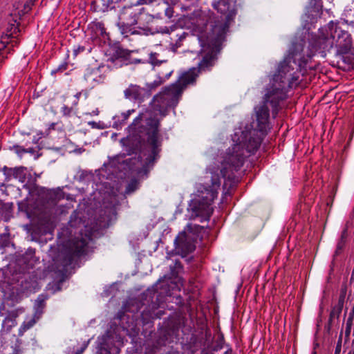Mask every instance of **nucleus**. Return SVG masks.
Listing matches in <instances>:
<instances>
[{
  "mask_svg": "<svg viewBox=\"0 0 354 354\" xmlns=\"http://www.w3.org/2000/svg\"><path fill=\"white\" fill-rule=\"evenodd\" d=\"M308 39L306 55L304 41L292 43L266 86L261 104L254 108L256 121L241 122L234 129L233 144L225 152L217 154L213 163L206 168L204 178H238L236 172L243 166L247 158L257 152L270 129L269 106L272 117L276 118L281 102L288 97V91L300 84V77L308 68H313L308 63L316 53L334 46L337 54L344 55L353 47L351 35L333 21L319 28V35L308 33Z\"/></svg>",
  "mask_w": 354,
  "mask_h": 354,
  "instance_id": "obj_1",
  "label": "nucleus"
},
{
  "mask_svg": "<svg viewBox=\"0 0 354 354\" xmlns=\"http://www.w3.org/2000/svg\"><path fill=\"white\" fill-rule=\"evenodd\" d=\"M180 88L175 84L165 87L162 91L153 96L150 102L151 109L140 112L134 118L127 128V136L122 140L124 145L129 148V155L135 154L134 157L127 158L120 161L113 160L111 167L112 172L118 163L120 171L127 176L129 173L147 174L160 158L162 139L159 134L160 118L156 112L164 117L169 109H174L180 98Z\"/></svg>",
  "mask_w": 354,
  "mask_h": 354,
  "instance_id": "obj_2",
  "label": "nucleus"
},
{
  "mask_svg": "<svg viewBox=\"0 0 354 354\" xmlns=\"http://www.w3.org/2000/svg\"><path fill=\"white\" fill-rule=\"evenodd\" d=\"M170 270L174 281L171 277L167 279L165 277L164 279H159L153 286L151 290H147L152 299L156 297V301H152L151 305L146 306L142 310L138 308L136 312L127 310L119 315L120 324L129 336L132 337L138 336L141 325L151 324L153 319L160 318L163 314L162 310H158L160 304L167 300V297H171L176 294V292H180L182 279L177 274L183 270L181 263L176 261L174 266H170Z\"/></svg>",
  "mask_w": 354,
  "mask_h": 354,
  "instance_id": "obj_3",
  "label": "nucleus"
},
{
  "mask_svg": "<svg viewBox=\"0 0 354 354\" xmlns=\"http://www.w3.org/2000/svg\"><path fill=\"white\" fill-rule=\"evenodd\" d=\"M234 0H218L213 3V8L225 17V21H215L213 24H210V31L204 37L199 36L198 39L200 45L203 48L207 47L211 48V53L204 57L200 64L201 67L204 68L211 64L214 53H219L222 48V44L225 38L226 32L228 30V24L232 21L236 14L234 6Z\"/></svg>",
  "mask_w": 354,
  "mask_h": 354,
  "instance_id": "obj_4",
  "label": "nucleus"
},
{
  "mask_svg": "<svg viewBox=\"0 0 354 354\" xmlns=\"http://www.w3.org/2000/svg\"><path fill=\"white\" fill-rule=\"evenodd\" d=\"M92 241L91 234L83 236L81 233L73 239L51 245L48 256L52 259V270L64 274L68 269L75 268L78 259L89 252Z\"/></svg>",
  "mask_w": 354,
  "mask_h": 354,
  "instance_id": "obj_5",
  "label": "nucleus"
},
{
  "mask_svg": "<svg viewBox=\"0 0 354 354\" xmlns=\"http://www.w3.org/2000/svg\"><path fill=\"white\" fill-rule=\"evenodd\" d=\"M152 1L153 0H137L133 5L125 6L120 10L116 26L123 38H128L133 35H149L154 33L142 23L146 14L143 8L138 7Z\"/></svg>",
  "mask_w": 354,
  "mask_h": 354,
  "instance_id": "obj_6",
  "label": "nucleus"
},
{
  "mask_svg": "<svg viewBox=\"0 0 354 354\" xmlns=\"http://www.w3.org/2000/svg\"><path fill=\"white\" fill-rule=\"evenodd\" d=\"M24 212L32 225V234L34 238L36 236L51 234L53 230L51 216L44 205H40L36 202L32 204L28 203Z\"/></svg>",
  "mask_w": 354,
  "mask_h": 354,
  "instance_id": "obj_7",
  "label": "nucleus"
},
{
  "mask_svg": "<svg viewBox=\"0 0 354 354\" xmlns=\"http://www.w3.org/2000/svg\"><path fill=\"white\" fill-rule=\"evenodd\" d=\"M202 228L203 227L198 225H193L192 223H188L185 230L180 232L174 240L176 252L183 257L193 252L196 249L194 239L187 232L192 233L194 231Z\"/></svg>",
  "mask_w": 354,
  "mask_h": 354,
  "instance_id": "obj_8",
  "label": "nucleus"
},
{
  "mask_svg": "<svg viewBox=\"0 0 354 354\" xmlns=\"http://www.w3.org/2000/svg\"><path fill=\"white\" fill-rule=\"evenodd\" d=\"M201 48H202V50H203L206 53L203 57V59L201 60V62L198 63V69L196 70L195 68H192L189 71L182 73L180 75L179 78L176 80V82H175L174 83L172 84H175V85L178 86V88H180V95H182L183 89L187 85L192 84H194L195 82L196 77L198 76V73L199 71H209V70H210L211 67L214 64V60L216 59V56L218 53H214L213 54L214 55H213V58H212V61L211 62V64L207 66V67H204V68L201 67L200 64L202 62V61L203 60L204 57H205L207 55L211 53V48L207 47V46H205V48H203V47H201Z\"/></svg>",
  "mask_w": 354,
  "mask_h": 354,
  "instance_id": "obj_9",
  "label": "nucleus"
},
{
  "mask_svg": "<svg viewBox=\"0 0 354 354\" xmlns=\"http://www.w3.org/2000/svg\"><path fill=\"white\" fill-rule=\"evenodd\" d=\"M96 354H118L120 351L119 347L115 345L113 335L107 330L104 335L98 337Z\"/></svg>",
  "mask_w": 354,
  "mask_h": 354,
  "instance_id": "obj_10",
  "label": "nucleus"
},
{
  "mask_svg": "<svg viewBox=\"0 0 354 354\" xmlns=\"http://www.w3.org/2000/svg\"><path fill=\"white\" fill-rule=\"evenodd\" d=\"M117 204L105 205L96 220L97 230L108 228L117 218Z\"/></svg>",
  "mask_w": 354,
  "mask_h": 354,
  "instance_id": "obj_11",
  "label": "nucleus"
},
{
  "mask_svg": "<svg viewBox=\"0 0 354 354\" xmlns=\"http://www.w3.org/2000/svg\"><path fill=\"white\" fill-rule=\"evenodd\" d=\"M322 12V0H308V6L306 7L304 15L305 28L308 30L317 22Z\"/></svg>",
  "mask_w": 354,
  "mask_h": 354,
  "instance_id": "obj_12",
  "label": "nucleus"
},
{
  "mask_svg": "<svg viewBox=\"0 0 354 354\" xmlns=\"http://www.w3.org/2000/svg\"><path fill=\"white\" fill-rule=\"evenodd\" d=\"M38 261L39 258L35 256V250L32 248H28L27 250L17 259V263L23 272H26L32 269Z\"/></svg>",
  "mask_w": 354,
  "mask_h": 354,
  "instance_id": "obj_13",
  "label": "nucleus"
},
{
  "mask_svg": "<svg viewBox=\"0 0 354 354\" xmlns=\"http://www.w3.org/2000/svg\"><path fill=\"white\" fill-rule=\"evenodd\" d=\"M84 78L91 87H94L102 83L105 77L101 73L100 67H88L84 72Z\"/></svg>",
  "mask_w": 354,
  "mask_h": 354,
  "instance_id": "obj_14",
  "label": "nucleus"
},
{
  "mask_svg": "<svg viewBox=\"0 0 354 354\" xmlns=\"http://www.w3.org/2000/svg\"><path fill=\"white\" fill-rule=\"evenodd\" d=\"M189 36V33L185 32L183 28H171L170 43L171 48L173 51H176L178 48L181 47L183 41Z\"/></svg>",
  "mask_w": 354,
  "mask_h": 354,
  "instance_id": "obj_15",
  "label": "nucleus"
},
{
  "mask_svg": "<svg viewBox=\"0 0 354 354\" xmlns=\"http://www.w3.org/2000/svg\"><path fill=\"white\" fill-rule=\"evenodd\" d=\"M182 11L198 14L203 0H171Z\"/></svg>",
  "mask_w": 354,
  "mask_h": 354,
  "instance_id": "obj_16",
  "label": "nucleus"
},
{
  "mask_svg": "<svg viewBox=\"0 0 354 354\" xmlns=\"http://www.w3.org/2000/svg\"><path fill=\"white\" fill-rule=\"evenodd\" d=\"M344 301L345 295L344 294H341L339 296L337 302L333 306L330 311L328 319L329 324L333 325L334 324L335 319H339L344 308Z\"/></svg>",
  "mask_w": 354,
  "mask_h": 354,
  "instance_id": "obj_17",
  "label": "nucleus"
},
{
  "mask_svg": "<svg viewBox=\"0 0 354 354\" xmlns=\"http://www.w3.org/2000/svg\"><path fill=\"white\" fill-rule=\"evenodd\" d=\"M145 90L137 85H131L124 91V96L126 98L141 102L144 100Z\"/></svg>",
  "mask_w": 354,
  "mask_h": 354,
  "instance_id": "obj_18",
  "label": "nucleus"
},
{
  "mask_svg": "<svg viewBox=\"0 0 354 354\" xmlns=\"http://www.w3.org/2000/svg\"><path fill=\"white\" fill-rule=\"evenodd\" d=\"M49 298L48 293H41L38 295L34 303V314L35 317L40 318L46 308V301Z\"/></svg>",
  "mask_w": 354,
  "mask_h": 354,
  "instance_id": "obj_19",
  "label": "nucleus"
},
{
  "mask_svg": "<svg viewBox=\"0 0 354 354\" xmlns=\"http://www.w3.org/2000/svg\"><path fill=\"white\" fill-rule=\"evenodd\" d=\"M15 179H17L20 183H30L32 180L31 172L27 167L20 166L15 167Z\"/></svg>",
  "mask_w": 354,
  "mask_h": 354,
  "instance_id": "obj_20",
  "label": "nucleus"
},
{
  "mask_svg": "<svg viewBox=\"0 0 354 354\" xmlns=\"http://www.w3.org/2000/svg\"><path fill=\"white\" fill-rule=\"evenodd\" d=\"M158 12L153 14V17L162 19L163 16L171 19L174 15V9L167 2H162L158 5Z\"/></svg>",
  "mask_w": 354,
  "mask_h": 354,
  "instance_id": "obj_21",
  "label": "nucleus"
},
{
  "mask_svg": "<svg viewBox=\"0 0 354 354\" xmlns=\"http://www.w3.org/2000/svg\"><path fill=\"white\" fill-rule=\"evenodd\" d=\"M134 112L133 109L128 110L125 112H122L120 115H114L112 118L113 124L112 127L116 129H121L127 120L129 118L130 115Z\"/></svg>",
  "mask_w": 354,
  "mask_h": 354,
  "instance_id": "obj_22",
  "label": "nucleus"
},
{
  "mask_svg": "<svg viewBox=\"0 0 354 354\" xmlns=\"http://www.w3.org/2000/svg\"><path fill=\"white\" fill-rule=\"evenodd\" d=\"M17 315L16 313L10 312L2 322L1 330L6 333H9L11 329L17 325Z\"/></svg>",
  "mask_w": 354,
  "mask_h": 354,
  "instance_id": "obj_23",
  "label": "nucleus"
},
{
  "mask_svg": "<svg viewBox=\"0 0 354 354\" xmlns=\"http://www.w3.org/2000/svg\"><path fill=\"white\" fill-rule=\"evenodd\" d=\"M92 30L95 32L96 37H102L105 39L107 36L104 25L102 21H97L93 24Z\"/></svg>",
  "mask_w": 354,
  "mask_h": 354,
  "instance_id": "obj_24",
  "label": "nucleus"
},
{
  "mask_svg": "<svg viewBox=\"0 0 354 354\" xmlns=\"http://www.w3.org/2000/svg\"><path fill=\"white\" fill-rule=\"evenodd\" d=\"M68 224L71 227H78L81 224H84V221L80 215V212L77 210L74 211L70 216Z\"/></svg>",
  "mask_w": 354,
  "mask_h": 354,
  "instance_id": "obj_25",
  "label": "nucleus"
},
{
  "mask_svg": "<svg viewBox=\"0 0 354 354\" xmlns=\"http://www.w3.org/2000/svg\"><path fill=\"white\" fill-rule=\"evenodd\" d=\"M160 55L157 53L151 52L149 54L147 62L153 66H160L162 63L167 62V59H160Z\"/></svg>",
  "mask_w": 354,
  "mask_h": 354,
  "instance_id": "obj_26",
  "label": "nucleus"
},
{
  "mask_svg": "<svg viewBox=\"0 0 354 354\" xmlns=\"http://www.w3.org/2000/svg\"><path fill=\"white\" fill-rule=\"evenodd\" d=\"M122 1V0H101L102 5L97 10L106 12L109 9H113L115 8V5Z\"/></svg>",
  "mask_w": 354,
  "mask_h": 354,
  "instance_id": "obj_27",
  "label": "nucleus"
},
{
  "mask_svg": "<svg viewBox=\"0 0 354 354\" xmlns=\"http://www.w3.org/2000/svg\"><path fill=\"white\" fill-rule=\"evenodd\" d=\"M15 167H8L7 166H4L1 171L3 172L6 182H9L12 178H15Z\"/></svg>",
  "mask_w": 354,
  "mask_h": 354,
  "instance_id": "obj_28",
  "label": "nucleus"
},
{
  "mask_svg": "<svg viewBox=\"0 0 354 354\" xmlns=\"http://www.w3.org/2000/svg\"><path fill=\"white\" fill-rule=\"evenodd\" d=\"M40 318L35 317V315H33V317L30 319L29 320L25 321L23 324L21 325L19 331H26L30 328H32L35 323Z\"/></svg>",
  "mask_w": 354,
  "mask_h": 354,
  "instance_id": "obj_29",
  "label": "nucleus"
},
{
  "mask_svg": "<svg viewBox=\"0 0 354 354\" xmlns=\"http://www.w3.org/2000/svg\"><path fill=\"white\" fill-rule=\"evenodd\" d=\"M139 187V183L136 179H132L127 185L124 194H131Z\"/></svg>",
  "mask_w": 354,
  "mask_h": 354,
  "instance_id": "obj_30",
  "label": "nucleus"
},
{
  "mask_svg": "<svg viewBox=\"0 0 354 354\" xmlns=\"http://www.w3.org/2000/svg\"><path fill=\"white\" fill-rule=\"evenodd\" d=\"M12 353L11 354H24L21 340L17 339L15 343L12 346Z\"/></svg>",
  "mask_w": 354,
  "mask_h": 354,
  "instance_id": "obj_31",
  "label": "nucleus"
},
{
  "mask_svg": "<svg viewBox=\"0 0 354 354\" xmlns=\"http://www.w3.org/2000/svg\"><path fill=\"white\" fill-rule=\"evenodd\" d=\"M163 82L162 76L160 75L158 76L157 79L155 80L153 82L147 84V88L149 90H153L156 87L159 86Z\"/></svg>",
  "mask_w": 354,
  "mask_h": 354,
  "instance_id": "obj_32",
  "label": "nucleus"
},
{
  "mask_svg": "<svg viewBox=\"0 0 354 354\" xmlns=\"http://www.w3.org/2000/svg\"><path fill=\"white\" fill-rule=\"evenodd\" d=\"M68 64L66 62L61 63L57 68L51 71V75H54L57 73H62L65 71L68 68Z\"/></svg>",
  "mask_w": 354,
  "mask_h": 354,
  "instance_id": "obj_33",
  "label": "nucleus"
},
{
  "mask_svg": "<svg viewBox=\"0 0 354 354\" xmlns=\"http://www.w3.org/2000/svg\"><path fill=\"white\" fill-rule=\"evenodd\" d=\"M74 110L73 107H69L65 104H64L61 108V113L63 116L65 117H71L73 113Z\"/></svg>",
  "mask_w": 354,
  "mask_h": 354,
  "instance_id": "obj_34",
  "label": "nucleus"
},
{
  "mask_svg": "<svg viewBox=\"0 0 354 354\" xmlns=\"http://www.w3.org/2000/svg\"><path fill=\"white\" fill-rule=\"evenodd\" d=\"M86 48L84 46L77 45L73 46V56L77 57L79 54L84 52Z\"/></svg>",
  "mask_w": 354,
  "mask_h": 354,
  "instance_id": "obj_35",
  "label": "nucleus"
},
{
  "mask_svg": "<svg viewBox=\"0 0 354 354\" xmlns=\"http://www.w3.org/2000/svg\"><path fill=\"white\" fill-rule=\"evenodd\" d=\"M13 148L15 150V152L19 156H22L24 153H26V149L24 147L19 145H14Z\"/></svg>",
  "mask_w": 354,
  "mask_h": 354,
  "instance_id": "obj_36",
  "label": "nucleus"
},
{
  "mask_svg": "<svg viewBox=\"0 0 354 354\" xmlns=\"http://www.w3.org/2000/svg\"><path fill=\"white\" fill-rule=\"evenodd\" d=\"M88 125H90L93 129H102L104 128V126L101 124V122H96L95 121L88 122Z\"/></svg>",
  "mask_w": 354,
  "mask_h": 354,
  "instance_id": "obj_37",
  "label": "nucleus"
},
{
  "mask_svg": "<svg viewBox=\"0 0 354 354\" xmlns=\"http://www.w3.org/2000/svg\"><path fill=\"white\" fill-rule=\"evenodd\" d=\"M26 153L33 155L35 158H37L39 156V154H38V151H37L35 148L29 147V148H26Z\"/></svg>",
  "mask_w": 354,
  "mask_h": 354,
  "instance_id": "obj_38",
  "label": "nucleus"
},
{
  "mask_svg": "<svg viewBox=\"0 0 354 354\" xmlns=\"http://www.w3.org/2000/svg\"><path fill=\"white\" fill-rule=\"evenodd\" d=\"M82 353H83V352H82L80 348L75 351L71 347L67 348L66 350L64 353V354H82Z\"/></svg>",
  "mask_w": 354,
  "mask_h": 354,
  "instance_id": "obj_39",
  "label": "nucleus"
},
{
  "mask_svg": "<svg viewBox=\"0 0 354 354\" xmlns=\"http://www.w3.org/2000/svg\"><path fill=\"white\" fill-rule=\"evenodd\" d=\"M352 319H353V317L351 316L347 320L346 328V330H345V333H346V335H348L350 334Z\"/></svg>",
  "mask_w": 354,
  "mask_h": 354,
  "instance_id": "obj_40",
  "label": "nucleus"
},
{
  "mask_svg": "<svg viewBox=\"0 0 354 354\" xmlns=\"http://www.w3.org/2000/svg\"><path fill=\"white\" fill-rule=\"evenodd\" d=\"M158 32H160L162 34H169L170 35L171 28H168L167 27H160V28L157 30Z\"/></svg>",
  "mask_w": 354,
  "mask_h": 354,
  "instance_id": "obj_41",
  "label": "nucleus"
},
{
  "mask_svg": "<svg viewBox=\"0 0 354 354\" xmlns=\"http://www.w3.org/2000/svg\"><path fill=\"white\" fill-rule=\"evenodd\" d=\"M341 349H342V340L340 339H339L338 342L337 343L334 354H340Z\"/></svg>",
  "mask_w": 354,
  "mask_h": 354,
  "instance_id": "obj_42",
  "label": "nucleus"
},
{
  "mask_svg": "<svg viewBox=\"0 0 354 354\" xmlns=\"http://www.w3.org/2000/svg\"><path fill=\"white\" fill-rule=\"evenodd\" d=\"M61 283H62V281H59L57 283H56L53 286V293H55V292L59 291L61 290V287H60Z\"/></svg>",
  "mask_w": 354,
  "mask_h": 354,
  "instance_id": "obj_43",
  "label": "nucleus"
},
{
  "mask_svg": "<svg viewBox=\"0 0 354 354\" xmlns=\"http://www.w3.org/2000/svg\"><path fill=\"white\" fill-rule=\"evenodd\" d=\"M176 297V303L177 304H181L183 303V297L180 295H176L174 296Z\"/></svg>",
  "mask_w": 354,
  "mask_h": 354,
  "instance_id": "obj_44",
  "label": "nucleus"
},
{
  "mask_svg": "<svg viewBox=\"0 0 354 354\" xmlns=\"http://www.w3.org/2000/svg\"><path fill=\"white\" fill-rule=\"evenodd\" d=\"M81 94H82V93H81V92H78V93H77L75 95V97L76 98V101H75V102H74V103H73V104H74V105H77V103H78V100H79V99H80V96H81Z\"/></svg>",
  "mask_w": 354,
  "mask_h": 354,
  "instance_id": "obj_45",
  "label": "nucleus"
},
{
  "mask_svg": "<svg viewBox=\"0 0 354 354\" xmlns=\"http://www.w3.org/2000/svg\"><path fill=\"white\" fill-rule=\"evenodd\" d=\"M40 138L39 136H37L36 135L33 136L32 138V142L33 144H38L39 143V141Z\"/></svg>",
  "mask_w": 354,
  "mask_h": 354,
  "instance_id": "obj_46",
  "label": "nucleus"
},
{
  "mask_svg": "<svg viewBox=\"0 0 354 354\" xmlns=\"http://www.w3.org/2000/svg\"><path fill=\"white\" fill-rule=\"evenodd\" d=\"M172 72H173L172 71H170L169 73H166V74L165 75V77H162V80H163V82H164L165 80H168V79L170 77V76H171V75Z\"/></svg>",
  "mask_w": 354,
  "mask_h": 354,
  "instance_id": "obj_47",
  "label": "nucleus"
},
{
  "mask_svg": "<svg viewBox=\"0 0 354 354\" xmlns=\"http://www.w3.org/2000/svg\"><path fill=\"white\" fill-rule=\"evenodd\" d=\"M90 339H88L87 341H85L84 342V343L82 344V346L81 347H83L84 348H86L89 344V342H90Z\"/></svg>",
  "mask_w": 354,
  "mask_h": 354,
  "instance_id": "obj_48",
  "label": "nucleus"
},
{
  "mask_svg": "<svg viewBox=\"0 0 354 354\" xmlns=\"http://www.w3.org/2000/svg\"><path fill=\"white\" fill-rule=\"evenodd\" d=\"M36 136H39V138L41 139L43 137L44 133H43V132L41 131H39L37 132Z\"/></svg>",
  "mask_w": 354,
  "mask_h": 354,
  "instance_id": "obj_49",
  "label": "nucleus"
},
{
  "mask_svg": "<svg viewBox=\"0 0 354 354\" xmlns=\"http://www.w3.org/2000/svg\"><path fill=\"white\" fill-rule=\"evenodd\" d=\"M348 354H354V339L353 340L352 342V349L351 351H349Z\"/></svg>",
  "mask_w": 354,
  "mask_h": 354,
  "instance_id": "obj_50",
  "label": "nucleus"
},
{
  "mask_svg": "<svg viewBox=\"0 0 354 354\" xmlns=\"http://www.w3.org/2000/svg\"><path fill=\"white\" fill-rule=\"evenodd\" d=\"M92 114H93V115H98V114H99V111H98V109H95V110L93 111Z\"/></svg>",
  "mask_w": 354,
  "mask_h": 354,
  "instance_id": "obj_51",
  "label": "nucleus"
},
{
  "mask_svg": "<svg viewBox=\"0 0 354 354\" xmlns=\"http://www.w3.org/2000/svg\"><path fill=\"white\" fill-rule=\"evenodd\" d=\"M353 133L352 132V133L350 134L349 139H348V141L347 145H348V144H349V142L351 141V140H352V138H353Z\"/></svg>",
  "mask_w": 354,
  "mask_h": 354,
  "instance_id": "obj_52",
  "label": "nucleus"
},
{
  "mask_svg": "<svg viewBox=\"0 0 354 354\" xmlns=\"http://www.w3.org/2000/svg\"><path fill=\"white\" fill-rule=\"evenodd\" d=\"M224 354H232V349H231V348H230V349L227 350V351L224 353Z\"/></svg>",
  "mask_w": 354,
  "mask_h": 354,
  "instance_id": "obj_53",
  "label": "nucleus"
},
{
  "mask_svg": "<svg viewBox=\"0 0 354 354\" xmlns=\"http://www.w3.org/2000/svg\"><path fill=\"white\" fill-rule=\"evenodd\" d=\"M80 351H81L82 352H84V351L86 350V349H85V348H84L83 347H80Z\"/></svg>",
  "mask_w": 354,
  "mask_h": 354,
  "instance_id": "obj_54",
  "label": "nucleus"
},
{
  "mask_svg": "<svg viewBox=\"0 0 354 354\" xmlns=\"http://www.w3.org/2000/svg\"><path fill=\"white\" fill-rule=\"evenodd\" d=\"M54 127H55V123H52V124H50V128L53 129V128H54Z\"/></svg>",
  "mask_w": 354,
  "mask_h": 354,
  "instance_id": "obj_55",
  "label": "nucleus"
},
{
  "mask_svg": "<svg viewBox=\"0 0 354 354\" xmlns=\"http://www.w3.org/2000/svg\"><path fill=\"white\" fill-rule=\"evenodd\" d=\"M350 12H353V15H354V9H353V10H351H351H350Z\"/></svg>",
  "mask_w": 354,
  "mask_h": 354,
  "instance_id": "obj_56",
  "label": "nucleus"
},
{
  "mask_svg": "<svg viewBox=\"0 0 354 354\" xmlns=\"http://www.w3.org/2000/svg\"><path fill=\"white\" fill-rule=\"evenodd\" d=\"M24 187L27 188V185H26V184H25V185H24Z\"/></svg>",
  "mask_w": 354,
  "mask_h": 354,
  "instance_id": "obj_57",
  "label": "nucleus"
},
{
  "mask_svg": "<svg viewBox=\"0 0 354 354\" xmlns=\"http://www.w3.org/2000/svg\"><path fill=\"white\" fill-rule=\"evenodd\" d=\"M118 176L122 178V176L121 174H119Z\"/></svg>",
  "mask_w": 354,
  "mask_h": 354,
  "instance_id": "obj_58",
  "label": "nucleus"
},
{
  "mask_svg": "<svg viewBox=\"0 0 354 354\" xmlns=\"http://www.w3.org/2000/svg\"><path fill=\"white\" fill-rule=\"evenodd\" d=\"M327 1H329V2H332L333 1V0H327Z\"/></svg>",
  "mask_w": 354,
  "mask_h": 354,
  "instance_id": "obj_59",
  "label": "nucleus"
}]
</instances>
